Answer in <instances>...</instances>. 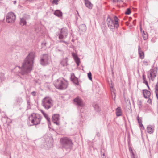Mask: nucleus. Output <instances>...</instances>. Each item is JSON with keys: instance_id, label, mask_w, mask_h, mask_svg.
<instances>
[{"instance_id": "nucleus-1", "label": "nucleus", "mask_w": 158, "mask_h": 158, "mask_svg": "<svg viewBox=\"0 0 158 158\" xmlns=\"http://www.w3.org/2000/svg\"><path fill=\"white\" fill-rule=\"evenodd\" d=\"M34 60H24L21 65L17 66L21 71L19 73L22 75H27L32 70Z\"/></svg>"}, {"instance_id": "nucleus-2", "label": "nucleus", "mask_w": 158, "mask_h": 158, "mask_svg": "<svg viewBox=\"0 0 158 158\" xmlns=\"http://www.w3.org/2000/svg\"><path fill=\"white\" fill-rule=\"evenodd\" d=\"M62 148L66 153H69L73 145L71 139L67 137L61 138L60 140Z\"/></svg>"}, {"instance_id": "nucleus-3", "label": "nucleus", "mask_w": 158, "mask_h": 158, "mask_svg": "<svg viewBox=\"0 0 158 158\" xmlns=\"http://www.w3.org/2000/svg\"><path fill=\"white\" fill-rule=\"evenodd\" d=\"M55 87L60 90L66 89L68 86V82L64 78H59L54 84Z\"/></svg>"}, {"instance_id": "nucleus-4", "label": "nucleus", "mask_w": 158, "mask_h": 158, "mask_svg": "<svg viewBox=\"0 0 158 158\" xmlns=\"http://www.w3.org/2000/svg\"><path fill=\"white\" fill-rule=\"evenodd\" d=\"M31 122L32 124L30 126L37 125L40 124L42 117L40 114L35 113H32L29 117Z\"/></svg>"}, {"instance_id": "nucleus-5", "label": "nucleus", "mask_w": 158, "mask_h": 158, "mask_svg": "<svg viewBox=\"0 0 158 158\" xmlns=\"http://www.w3.org/2000/svg\"><path fill=\"white\" fill-rule=\"evenodd\" d=\"M42 104L46 109H48L53 106L52 99L49 97H45L42 100Z\"/></svg>"}, {"instance_id": "nucleus-6", "label": "nucleus", "mask_w": 158, "mask_h": 158, "mask_svg": "<svg viewBox=\"0 0 158 158\" xmlns=\"http://www.w3.org/2000/svg\"><path fill=\"white\" fill-rule=\"evenodd\" d=\"M60 33L58 34V38L60 40L66 38L68 34L67 29L66 27H63L60 29Z\"/></svg>"}, {"instance_id": "nucleus-7", "label": "nucleus", "mask_w": 158, "mask_h": 158, "mask_svg": "<svg viewBox=\"0 0 158 158\" xmlns=\"http://www.w3.org/2000/svg\"><path fill=\"white\" fill-rule=\"evenodd\" d=\"M16 16L12 12L8 13L6 16V21L8 23H12L15 20Z\"/></svg>"}, {"instance_id": "nucleus-8", "label": "nucleus", "mask_w": 158, "mask_h": 158, "mask_svg": "<svg viewBox=\"0 0 158 158\" xmlns=\"http://www.w3.org/2000/svg\"><path fill=\"white\" fill-rule=\"evenodd\" d=\"M107 23L109 28L113 32H114L116 28L115 24L114 23V20L108 16L107 19Z\"/></svg>"}, {"instance_id": "nucleus-9", "label": "nucleus", "mask_w": 158, "mask_h": 158, "mask_svg": "<svg viewBox=\"0 0 158 158\" xmlns=\"http://www.w3.org/2000/svg\"><path fill=\"white\" fill-rule=\"evenodd\" d=\"M73 101L75 104L79 107H82L84 106L82 100L78 96L73 99Z\"/></svg>"}, {"instance_id": "nucleus-10", "label": "nucleus", "mask_w": 158, "mask_h": 158, "mask_svg": "<svg viewBox=\"0 0 158 158\" xmlns=\"http://www.w3.org/2000/svg\"><path fill=\"white\" fill-rule=\"evenodd\" d=\"M60 116L59 114H54L52 117L53 123L58 126L60 125Z\"/></svg>"}, {"instance_id": "nucleus-11", "label": "nucleus", "mask_w": 158, "mask_h": 158, "mask_svg": "<svg viewBox=\"0 0 158 158\" xmlns=\"http://www.w3.org/2000/svg\"><path fill=\"white\" fill-rule=\"evenodd\" d=\"M70 79L71 81L76 85H79L78 78L76 77L74 73H71Z\"/></svg>"}, {"instance_id": "nucleus-12", "label": "nucleus", "mask_w": 158, "mask_h": 158, "mask_svg": "<svg viewBox=\"0 0 158 158\" xmlns=\"http://www.w3.org/2000/svg\"><path fill=\"white\" fill-rule=\"evenodd\" d=\"M157 69H152L150 70V77L151 80L153 81L155 77L156 76Z\"/></svg>"}, {"instance_id": "nucleus-13", "label": "nucleus", "mask_w": 158, "mask_h": 158, "mask_svg": "<svg viewBox=\"0 0 158 158\" xmlns=\"http://www.w3.org/2000/svg\"><path fill=\"white\" fill-rule=\"evenodd\" d=\"M142 91L144 98L146 99L149 98L151 95L150 91L147 89H143Z\"/></svg>"}, {"instance_id": "nucleus-14", "label": "nucleus", "mask_w": 158, "mask_h": 158, "mask_svg": "<svg viewBox=\"0 0 158 158\" xmlns=\"http://www.w3.org/2000/svg\"><path fill=\"white\" fill-rule=\"evenodd\" d=\"M35 57V53L34 52H31L28 55L25 59H34Z\"/></svg>"}, {"instance_id": "nucleus-15", "label": "nucleus", "mask_w": 158, "mask_h": 158, "mask_svg": "<svg viewBox=\"0 0 158 158\" xmlns=\"http://www.w3.org/2000/svg\"><path fill=\"white\" fill-rule=\"evenodd\" d=\"M147 131L149 134H152L154 131V127L151 125H148L147 127Z\"/></svg>"}, {"instance_id": "nucleus-16", "label": "nucleus", "mask_w": 158, "mask_h": 158, "mask_svg": "<svg viewBox=\"0 0 158 158\" xmlns=\"http://www.w3.org/2000/svg\"><path fill=\"white\" fill-rule=\"evenodd\" d=\"M86 7L90 9H91L93 7V4L89 0H84Z\"/></svg>"}, {"instance_id": "nucleus-17", "label": "nucleus", "mask_w": 158, "mask_h": 158, "mask_svg": "<svg viewBox=\"0 0 158 158\" xmlns=\"http://www.w3.org/2000/svg\"><path fill=\"white\" fill-rule=\"evenodd\" d=\"M54 14L59 18H61L63 14L60 10H57L55 11Z\"/></svg>"}, {"instance_id": "nucleus-18", "label": "nucleus", "mask_w": 158, "mask_h": 158, "mask_svg": "<svg viewBox=\"0 0 158 158\" xmlns=\"http://www.w3.org/2000/svg\"><path fill=\"white\" fill-rule=\"evenodd\" d=\"M138 50L139 57L141 59H143L144 58V52L141 50L140 46H138Z\"/></svg>"}, {"instance_id": "nucleus-19", "label": "nucleus", "mask_w": 158, "mask_h": 158, "mask_svg": "<svg viewBox=\"0 0 158 158\" xmlns=\"http://www.w3.org/2000/svg\"><path fill=\"white\" fill-rule=\"evenodd\" d=\"M26 101L27 102V110L30 109L31 107V105L30 98L27 96L26 97Z\"/></svg>"}, {"instance_id": "nucleus-20", "label": "nucleus", "mask_w": 158, "mask_h": 158, "mask_svg": "<svg viewBox=\"0 0 158 158\" xmlns=\"http://www.w3.org/2000/svg\"><path fill=\"white\" fill-rule=\"evenodd\" d=\"M79 29L80 31L82 32L85 31L86 30V25L84 24H82L79 26Z\"/></svg>"}, {"instance_id": "nucleus-21", "label": "nucleus", "mask_w": 158, "mask_h": 158, "mask_svg": "<svg viewBox=\"0 0 158 158\" xmlns=\"http://www.w3.org/2000/svg\"><path fill=\"white\" fill-rule=\"evenodd\" d=\"M116 115L117 116H119L122 115V113L120 107H118L116 110Z\"/></svg>"}, {"instance_id": "nucleus-22", "label": "nucleus", "mask_w": 158, "mask_h": 158, "mask_svg": "<svg viewBox=\"0 0 158 158\" xmlns=\"http://www.w3.org/2000/svg\"><path fill=\"white\" fill-rule=\"evenodd\" d=\"M49 61L48 60H40V63L43 66H46L49 64Z\"/></svg>"}, {"instance_id": "nucleus-23", "label": "nucleus", "mask_w": 158, "mask_h": 158, "mask_svg": "<svg viewBox=\"0 0 158 158\" xmlns=\"http://www.w3.org/2000/svg\"><path fill=\"white\" fill-rule=\"evenodd\" d=\"M93 106L95 111L97 112H100L101 110V108L97 104H94Z\"/></svg>"}, {"instance_id": "nucleus-24", "label": "nucleus", "mask_w": 158, "mask_h": 158, "mask_svg": "<svg viewBox=\"0 0 158 158\" xmlns=\"http://www.w3.org/2000/svg\"><path fill=\"white\" fill-rule=\"evenodd\" d=\"M155 93L156 94V97L157 99L158 100V81L155 85Z\"/></svg>"}, {"instance_id": "nucleus-25", "label": "nucleus", "mask_w": 158, "mask_h": 158, "mask_svg": "<svg viewBox=\"0 0 158 158\" xmlns=\"http://www.w3.org/2000/svg\"><path fill=\"white\" fill-rule=\"evenodd\" d=\"M114 20L115 22L114 23L115 24L116 28L117 29L118 27H119V24H118V17L116 16H115L114 18Z\"/></svg>"}, {"instance_id": "nucleus-26", "label": "nucleus", "mask_w": 158, "mask_h": 158, "mask_svg": "<svg viewBox=\"0 0 158 158\" xmlns=\"http://www.w3.org/2000/svg\"><path fill=\"white\" fill-rule=\"evenodd\" d=\"M26 19L24 17L20 19V24L21 25H22L23 26L24 25H26Z\"/></svg>"}, {"instance_id": "nucleus-27", "label": "nucleus", "mask_w": 158, "mask_h": 158, "mask_svg": "<svg viewBox=\"0 0 158 158\" xmlns=\"http://www.w3.org/2000/svg\"><path fill=\"white\" fill-rule=\"evenodd\" d=\"M143 37L144 40H145L148 39V36L146 32H145L144 31L143 32Z\"/></svg>"}, {"instance_id": "nucleus-28", "label": "nucleus", "mask_w": 158, "mask_h": 158, "mask_svg": "<svg viewBox=\"0 0 158 158\" xmlns=\"http://www.w3.org/2000/svg\"><path fill=\"white\" fill-rule=\"evenodd\" d=\"M23 101L22 98L20 97H17L16 98V103L18 104H20Z\"/></svg>"}, {"instance_id": "nucleus-29", "label": "nucleus", "mask_w": 158, "mask_h": 158, "mask_svg": "<svg viewBox=\"0 0 158 158\" xmlns=\"http://www.w3.org/2000/svg\"><path fill=\"white\" fill-rule=\"evenodd\" d=\"M137 104L139 106L140 110H142L143 108L141 101V100H138Z\"/></svg>"}, {"instance_id": "nucleus-30", "label": "nucleus", "mask_w": 158, "mask_h": 158, "mask_svg": "<svg viewBox=\"0 0 158 158\" xmlns=\"http://www.w3.org/2000/svg\"><path fill=\"white\" fill-rule=\"evenodd\" d=\"M72 55L73 58H74V59H80L76 53L74 52L72 53Z\"/></svg>"}, {"instance_id": "nucleus-31", "label": "nucleus", "mask_w": 158, "mask_h": 158, "mask_svg": "<svg viewBox=\"0 0 158 158\" xmlns=\"http://www.w3.org/2000/svg\"><path fill=\"white\" fill-rule=\"evenodd\" d=\"M131 13V11L130 9V8H128L125 11V14L126 15H130Z\"/></svg>"}, {"instance_id": "nucleus-32", "label": "nucleus", "mask_w": 158, "mask_h": 158, "mask_svg": "<svg viewBox=\"0 0 158 158\" xmlns=\"http://www.w3.org/2000/svg\"><path fill=\"white\" fill-rule=\"evenodd\" d=\"M88 77L90 80H92V75L91 72H90L88 73Z\"/></svg>"}, {"instance_id": "nucleus-33", "label": "nucleus", "mask_w": 158, "mask_h": 158, "mask_svg": "<svg viewBox=\"0 0 158 158\" xmlns=\"http://www.w3.org/2000/svg\"><path fill=\"white\" fill-rule=\"evenodd\" d=\"M48 57V55L47 54H44L43 55V57L41 59H49Z\"/></svg>"}, {"instance_id": "nucleus-34", "label": "nucleus", "mask_w": 158, "mask_h": 158, "mask_svg": "<svg viewBox=\"0 0 158 158\" xmlns=\"http://www.w3.org/2000/svg\"><path fill=\"white\" fill-rule=\"evenodd\" d=\"M45 117L47 120H48L49 119H50V118L48 117V115L46 113H44L43 115Z\"/></svg>"}, {"instance_id": "nucleus-35", "label": "nucleus", "mask_w": 158, "mask_h": 158, "mask_svg": "<svg viewBox=\"0 0 158 158\" xmlns=\"http://www.w3.org/2000/svg\"><path fill=\"white\" fill-rule=\"evenodd\" d=\"M137 119L139 123H142V118H139V116H138L137 117Z\"/></svg>"}, {"instance_id": "nucleus-36", "label": "nucleus", "mask_w": 158, "mask_h": 158, "mask_svg": "<svg viewBox=\"0 0 158 158\" xmlns=\"http://www.w3.org/2000/svg\"><path fill=\"white\" fill-rule=\"evenodd\" d=\"M139 124L140 129L141 130H144V127L143 125L142 124V123H139Z\"/></svg>"}, {"instance_id": "nucleus-37", "label": "nucleus", "mask_w": 158, "mask_h": 158, "mask_svg": "<svg viewBox=\"0 0 158 158\" xmlns=\"http://www.w3.org/2000/svg\"><path fill=\"white\" fill-rule=\"evenodd\" d=\"M80 60H74L77 66H78L79 65L80 63Z\"/></svg>"}, {"instance_id": "nucleus-38", "label": "nucleus", "mask_w": 158, "mask_h": 158, "mask_svg": "<svg viewBox=\"0 0 158 158\" xmlns=\"http://www.w3.org/2000/svg\"><path fill=\"white\" fill-rule=\"evenodd\" d=\"M64 60V61H61V64L63 66H65L66 65H67V62L66 61V60Z\"/></svg>"}, {"instance_id": "nucleus-39", "label": "nucleus", "mask_w": 158, "mask_h": 158, "mask_svg": "<svg viewBox=\"0 0 158 158\" xmlns=\"http://www.w3.org/2000/svg\"><path fill=\"white\" fill-rule=\"evenodd\" d=\"M59 0H53L52 1V3L55 4L56 5L58 4V2Z\"/></svg>"}, {"instance_id": "nucleus-40", "label": "nucleus", "mask_w": 158, "mask_h": 158, "mask_svg": "<svg viewBox=\"0 0 158 158\" xmlns=\"http://www.w3.org/2000/svg\"><path fill=\"white\" fill-rule=\"evenodd\" d=\"M125 100L126 101V102L127 103V105H129L131 106V104L130 101V100L128 99H126V98H125Z\"/></svg>"}, {"instance_id": "nucleus-41", "label": "nucleus", "mask_w": 158, "mask_h": 158, "mask_svg": "<svg viewBox=\"0 0 158 158\" xmlns=\"http://www.w3.org/2000/svg\"><path fill=\"white\" fill-rule=\"evenodd\" d=\"M131 156V158H134L135 156V154L133 151V150H132L130 152Z\"/></svg>"}, {"instance_id": "nucleus-42", "label": "nucleus", "mask_w": 158, "mask_h": 158, "mask_svg": "<svg viewBox=\"0 0 158 158\" xmlns=\"http://www.w3.org/2000/svg\"><path fill=\"white\" fill-rule=\"evenodd\" d=\"M131 156V158H134L135 156V154L133 151V150H132L130 152Z\"/></svg>"}, {"instance_id": "nucleus-43", "label": "nucleus", "mask_w": 158, "mask_h": 158, "mask_svg": "<svg viewBox=\"0 0 158 158\" xmlns=\"http://www.w3.org/2000/svg\"><path fill=\"white\" fill-rule=\"evenodd\" d=\"M114 3H116L117 2H123V0H113Z\"/></svg>"}, {"instance_id": "nucleus-44", "label": "nucleus", "mask_w": 158, "mask_h": 158, "mask_svg": "<svg viewBox=\"0 0 158 158\" xmlns=\"http://www.w3.org/2000/svg\"><path fill=\"white\" fill-rule=\"evenodd\" d=\"M143 64L144 65H145L146 66L150 64H149V62H147V61H143Z\"/></svg>"}, {"instance_id": "nucleus-45", "label": "nucleus", "mask_w": 158, "mask_h": 158, "mask_svg": "<svg viewBox=\"0 0 158 158\" xmlns=\"http://www.w3.org/2000/svg\"><path fill=\"white\" fill-rule=\"evenodd\" d=\"M37 92L36 91H34L31 92V94L33 96H35L36 95Z\"/></svg>"}, {"instance_id": "nucleus-46", "label": "nucleus", "mask_w": 158, "mask_h": 158, "mask_svg": "<svg viewBox=\"0 0 158 158\" xmlns=\"http://www.w3.org/2000/svg\"><path fill=\"white\" fill-rule=\"evenodd\" d=\"M143 83H144L146 85L148 84V82L146 80V79L143 80Z\"/></svg>"}, {"instance_id": "nucleus-47", "label": "nucleus", "mask_w": 158, "mask_h": 158, "mask_svg": "<svg viewBox=\"0 0 158 158\" xmlns=\"http://www.w3.org/2000/svg\"><path fill=\"white\" fill-rule=\"evenodd\" d=\"M149 98V99L147 101V102H148V103H149V104L151 103V102H152L151 99H150L149 98Z\"/></svg>"}, {"instance_id": "nucleus-48", "label": "nucleus", "mask_w": 158, "mask_h": 158, "mask_svg": "<svg viewBox=\"0 0 158 158\" xmlns=\"http://www.w3.org/2000/svg\"><path fill=\"white\" fill-rule=\"evenodd\" d=\"M47 120L48 121V126L49 127L50 125H51V122L50 121V119H49V120Z\"/></svg>"}, {"instance_id": "nucleus-49", "label": "nucleus", "mask_w": 158, "mask_h": 158, "mask_svg": "<svg viewBox=\"0 0 158 158\" xmlns=\"http://www.w3.org/2000/svg\"><path fill=\"white\" fill-rule=\"evenodd\" d=\"M136 23V20H134L133 21V23L134 24V25H135Z\"/></svg>"}, {"instance_id": "nucleus-50", "label": "nucleus", "mask_w": 158, "mask_h": 158, "mask_svg": "<svg viewBox=\"0 0 158 158\" xmlns=\"http://www.w3.org/2000/svg\"><path fill=\"white\" fill-rule=\"evenodd\" d=\"M142 77H143V80L146 79L145 76L144 74H143V75Z\"/></svg>"}, {"instance_id": "nucleus-51", "label": "nucleus", "mask_w": 158, "mask_h": 158, "mask_svg": "<svg viewBox=\"0 0 158 158\" xmlns=\"http://www.w3.org/2000/svg\"><path fill=\"white\" fill-rule=\"evenodd\" d=\"M97 135L98 137H99L100 136V134L99 132H97Z\"/></svg>"}, {"instance_id": "nucleus-52", "label": "nucleus", "mask_w": 158, "mask_h": 158, "mask_svg": "<svg viewBox=\"0 0 158 158\" xmlns=\"http://www.w3.org/2000/svg\"><path fill=\"white\" fill-rule=\"evenodd\" d=\"M147 85V86L148 88V90H150V88L148 85H148Z\"/></svg>"}, {"instance_id": "nucleus-53", "label": "nucleus", "mask_w": 158, "mask_h": 158, "mask_svg": "<svg viewBox=\"0 0 158 158\" xmlns=\"http://www.w3.org/2000/svg\"><path fill=\"white\" fill-rule=\"evenodd\" d=\"M129 150L130 152L132 150V149L131 147L129 148Z\"/></svg>"}, {"instance_id": "nucleus-54", "label": "nucleus", "mask_w": 158, "mask_h": 158, "mask_svg": "<svg viewBox=\"0 0 158 158\" xmlns=\"http://www.w3.org/2000/svg\"><path fill=\"white\" fill-rule=\"evenodd\" d=\"M140 31L141 32H142V27H141V25H140Z\"/></svg>"}, {"instance_id": "nucleus-55", "label": "nucleus", "mask_w": 158, "mask_h": 158, "mask_svg": "<svg viewBox=\"0 0 158 158\" xmlns=\"http://www.w3.org/2000/svg\"><path fill=\"white\" fill-rule=\"evenodd\" d=\"M129 23L128 22H127L126 23V25L127 26H128L129 24Z\"/></svg>"}, {"instance_id": "nucleus-56", "label": "nucleus", "mask_w": 158, "mask_h": 158, "mask_svg": "<svg viewBox=\"0 0 158 158\" xmlns=\"http://www.w3.org/2000/svg\"><path fill=\"white\" fill-rule=\"evenodd\" d=\"M16 2H17L16 1H15H15H13V4H16Z\"/></svg>"}, {"instance_id": "nucleus-57", "label": "nucleus", "mask_w": 158, "mask_h": 158, "mask_svg": "<svg viewBox=\"0 0 158 158\" xmlns=\"http://www.w3.org/2000/svg\"><path fill=\"white\" fill-rule=\"evenodd\" d=\"M41 112L43 115L44 113H45L43 110H41Z\"/></svg>"}, {"instance_id": "nucleus-58", "label": "nucleus", "mask_w": 158, "mask_h": 158, "mask_svg": "<svg viewBox=\"0 0 158 158\" xmlns=\"http://www.w3.org/2000/svg\"><path fill=\"white\" fill-rule=\"evenodd\" d=\"M60 42H64L65 43H66V42L64 41H61Z\"/></svg>"}, {"instance_id": "nucleus-59", "label": "nucleus", "mask_w": 158, "mask_h": 158, "mask_svg": "<svg viewBox=\"0 0 158 158\" xmlns=\"http://www.w3.org/2000/svg\"><path fill=\"white\" fill-rule=\"evenodd\" d=\"M129 20H131V19L132 18H131V17H130L129 18Z\"/></svg>"}, {"instance_id": "nucleus-60", "label": "nucleus", "mask_w": 158, "mask_h": 158, "mask_svg": "<svg viewBox=\"0 0 158 158\" xmlns=\"http://www.w3.org/2000/svg\"><path fill=\"white\" fill-rule=\"evenodd\" d=\"M44 43H41V44H42V45H44Z\"/></svg>"}, {"instance_id": "nucleus-61", "label": "nucleus", "mask_w": 158, "mask_h": 158, "mask_svg": "<svg viewBox=\"0 0 158 158\" xmlns=\"http://www.w3.org/2000/svg\"><path fill=\"white\" fill-rule=\"evenodd\" d=\"M44 46H45L46 43H44Z\"/></svg>"}, {"instance_id": "nucleus-62", "label": "nucleus", "mask_w": 158, "mask_h": 158, "mask_svg": "<svg viewBox=\"0 0 158 158\" xmlns=\"http://www.w3.org/2000/svg\"><path fill=\"white\" fill-rule=\"evenodd\" d=\"M102 155H103V156H105V153H103L102 154Z\"/></svg>"}, {"instance_id": "nucleus-63", "label": "nucleus", "mask_w": 158, "mask_h": 158, "mask_svg": "<svg viewBox=\"0 0 158 158\" xmlns=\"http://www.w3.org/2000/svg\"><path fill=\"white\" fill-rule=\"evenodd\" d=\"M6 117H7L6 116H5L4 117V118H6Z\"/></svg>"}, {"instance_id": "nucleus-64", "label": "nucleus", "mask_w": 158, "mask_h": 158, "mask_svg": "<svg viewBox=\"0 0 158 158\" xmlns=\"http://www.w3.org/2000/svg\"><path fill=\"white\" fill-rule=\"evenodd\" d=\"M65 59L67 60V59H68V58H66Z\"/></svg>"}]
</instances>
